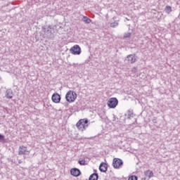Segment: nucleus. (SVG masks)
I'll return each instance as SVG.
<instances>
[{
	"mask_svg": "<svg viewBox=\"0 0 180 180\" xmlns=\"http://www.w3.org/2000/svg\"><path fill=\"white\" fill-rule=\"evenodd\" d=\"M77 93L72 90L68 91L65 95V99L69 103H72L77 100Z\"/></svg>",
	"mask_w": 180,
	"mask_h": 180,
	"instance_id": "obj_1",
	"label": "nucleus"
},
{
	"mask_svg": "<svg viewBox=\"0 0 180 180\" xmlns=\"http://www.w3.org/2000/svg\"><path fill=\"white\" fill-rule=\"evenodd\" d=\"M76 127H77L78 130H79L80 131H84V130H86V127H88V120H79L76 124Z\"/></svg>",
	"mask_w": 180,
	"mask_h": 180,
	"instance_id": "obj_2",
	"label": "nucleus"
},
{
	"mask_svg": "<svg viewBox=\"0 0 180 180\" xmlns=\"http://www.w3.org/2000/svg\"><path fill=\"white\" fill-rule=\"evenodd\" d=\"M112 167L115 169H120L123 167V160L120 158H115L112 160Z\"/></svg>",
	"mask_w": 180,
	"mask_h": 180,
	"instance_id": "obj_3",
	"label": "nucleus"
},
{
	"mask_svg": "<svg viewBox=\"0 0 180 180\" xmlns=\"http://www.w3.org/2000/svg\"><path fill=\"white\" fill-rule=\"evenodd\" d=\"M107 105L110 109H115L119 105V101L115 97L110 98L108 99Z\"/></svg>",
	"mask_w": 180,
	"mask_h": 180,
	"instance_id": "obj_4",
	"label": "nucleus"
},
{
	"mask_svg": "<svg viewBox=\"0 0 180 180\" xmlns=\"http://www.w3.org/2000/svg\"><path fill=\"white\" fill-rule=\"evenodd\" d=\"M70 53L75 56L81 54V47L78 45H75L70 49Z\"/></svg>",
	"mask_w": 180,
	"mask_h": 180,
	"instance_id": "obj_5",
	"label": "nucleus"
},
{
	"mask_svg": "<svg viewBox=\"0 0 180 180\" xmlns=\"http://www.w3.org/2000/svg\"><path fill=\"white\" fill-rule=\"evenodd\" d=\"M51 99L54 103H60V101H61V96H60L58 93H54L52 95Z\"/></svg>",
	"mask_w": 180,
	"mask_h": 180,
	"instance_id": "obj_6",
	"label": "nucleus"
},
{
	"mask_svg": "<svg viewBox=\"0 0 180 180\" xmlns=\"http://www.w3.org/2000/svg\"><path fill=\"white\" fill-rule=\"evenodd\" d=\"M27 148L25 146H21L19 148L18 154L19 155H25L27 153Z\"/></svg>",
	"mask_w": 180,
	"mask_h": 180,
	"instance_id": "obj_7",
	"label": "nucleus"
},
{
	"mask_svg": "<svg viewBox=\"0 0 180 180\" xmlns=\"http://www.w3.org/2000/svg\"><path fill=\"white\" fill-rule=\"evenodd\" d=\"M70 174L73 176H79V175L81 174V172L77 168H73L70 170Z\"/></svg>",
	"mask_w": 180,
	"mask_h": 180,
	"instance_id": "obj_8",
	"label": "nucleus"
},
{
	"mask_svg": "<svg viewBox=\"0 0 180 180\" xmlns=\"http://www.w3.org/2000/svg\"><path fill=\"white\" fill-rule=\"evenodd\" d=\"M99 169L101 172H106V171H108V165H106L105 162L101 163Z\"/></svg>",
	"mask_w": 180,
	"mask_h": 180,
	"instance_id": "obj_9",
	"label": "nucleus"
},
{
	"mask_svg": "<svg viewBox=\"0 0 180 180\" xmlns=\"http://www.w3.org/2000/svg\"><path fill=\"white\" fill-rule=\"evenodd\" d=\"M145 175L147 178H153V176H154V173L151 170H147L145 172Z\"/></svg>",
	"mask_w": 180,
	"mask_h": 180,
	"instance_id": "obj_10",
	"label": "nucleus"
},
{
	"mask_svg": "<svg viewBox=\"0 0 180 180\" xmlns=\"http://www.w3.org/2000/svg\"><path fill=\"white\" fill-rule=\"evenodd\" d=\"M127 58L128 61H129V63H131V64H133V63H136V57H134V56L129 55L127 56Z\"/></svg>",
	"mask_w": 180,
	"mask_h": 180,
	"instance_id": "obj_11",
	"label": "nucleus"
},
{
	"mask_svg": "<svg viewBox=\"0 0 180 180\" xmlns=\"http://www.w3.org/2000/svg\"><path fill=\"white\" fill-rule=\"evenodd\" d=\"M6 98L8 99H12L13 98V93L11 91H7Z\"/></svg>",
	"mask_w": 180,
	"mask_h": 180,
	"instance_id": "obj_12",
	"label": "nucleus"
},
{
	"mask_svg": "<svg viewBox=\"0 0 180 180\" xmlns=\"http://www.w3.org/2000/svg\"><path fill=\"white\" fill-rule=\"evenodd\" d=\"M89 180H98V174L94 173L89 177Z\"/></svg>",
	"mask_w": 180,
	"mask_h": 180,
	"instance_id": "obj_13",
	"label": "nucleus"
},
{
	"mask_svg": "<svg viewBox=\"0 0 180 180\" xmlns=\"http://www.w3.org/2000/svg\"><path fill=\"white\" fill-rule=\"evenodd\" d=\"M165 11L167 12V13H169L170 12H172V8L169 6H167L165 7Z\"/></svg>",
	"mask_w": 180,
	"mask_h": 180,
	"instance_id": "obj_14",
	"label": "nucleus"
},
{
	"mask_svg": "<svg viewBox=\"0 0 180 180\" xmlns=\"http://www.w3.org/2000/svg\"><path fill=\"white\" fill-rule=\"evenodd\" d=\"M84 22H85V23H91V22H92V20L86 16H84Z\"/></svg>",
	"mask_w": 180,
	"mask_h": 180,
	"instance_id": "obj_15",
	"label": "nucleus"
},
{
	"mask_svg": "<svg viewBox=\"0 0 180 180\" xmlns=\"http://www.w3.org/2000/svg\"><path fill=\"white\" fill-rule=\"evenodd\" d=\"M128 180H137L136 176H131L129 177Z\"/></svg>",
	"mask_w": 180,
	"mask_h": 180,
	"instance_id": "obj_16",
	"label": "nucleus"
},
{
	"mask_svg": "<svg viewBox=\"0 0 180 180\" xmlns=\"http://www.w3.org/2000/svg\"><path fill=\"white\" fill-rule=\"evenodd\" d=\"M85 160H79V164L80 165H85Z\"/></svg>",
	"mask_w": 180,
	"mask_h": 180,
	"instance_id": "obj_17",
	"label": "nucleus"
},
{
	"mask_svg": "<svg viewBox=\"0 0 180 180\" xmlns=\"http://www.w3.org/2000/svg\"><path fill=\"white\" fill-rule=\"evenodd\" d=\"M5 139V136L4 135L0 134V140H4Z\"/></svg>",
	"mask_w": 180,
	"mask_h": 180,
	"instance_id": "obj_18",
	"label": "nucleus"
},
{
	"mask_svg": "<svg viewBox=\"0 0 180 180\" xmlns=\"http://www.w3.org/2000/svg\"><path fill=\"white\" fill-rule=\"evenodd\" d=\"M115 25H117V23H115V22L112 23L111 24V27H115Z\"/></svg>",
	"mask_w": 180,
	"mask_h": 180,
	"instance_id": "obj_19",
	"label": "nucleus"
},
{
	"mask_svg": "<svg viewBox=\"0 0 180 180\" xmlns=\"http://www.w3.org/2000/svg\"><path fill=\"white\" fill-rule=\"evenodd\" d=\"M126 37H130V34H128V35H127Z\"/></svg>",
	"mask_w": 180,
	"mask_h": 180,
	"instance_id": "obj_20",
	"label": "nucleus"
}]
</instances>
